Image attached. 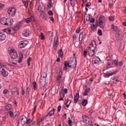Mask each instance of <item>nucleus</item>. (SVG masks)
<instances>
[{"mask_svg":"<svg viewBox=\"0 0 126 126\" xmlns=\"http://www.w3.org/2000/svg\"><path fill=\"white\" fill-rule=\"evenodd\" d=\"M77 61L76 58H75V61L74 60H69L68 62L67 61H65L64 63V70L65 71H67V66L69 67V68H74L75 67H76L77 65Z\"/></svg>","mask_w":126,"mask_h":126,"instance_id":"obj_1","label":"nucleus"},{"mask_svg":"<svg viewBox=\"0 0 126 126\" xmlns=\"http://www.w3.org/2000/svg\"><path fill=\"white\" fill-rule=\"evenodd\" d=\"M0 22L2 25L11 26L13 24V20L12 18H5L3 17L0 19Z\"/></svg>","mask_w":126,"mask_h":126,"instance_id":"obj_2","label":"nucleus"},{"mask_svg":"<svg viewBox=\"0 0 126 126\" xmlns=\"http://www.w3.org/2000/svg\"><path fill=\"white\" fill-rule=\"evenodd\" d=\"M5 68H7L6 65L0 63V75L3 77H7L8 72L6 70H5Z\"/></svg>","mask_w":126,"mask_h":126,"instance_id":"obj_3","label":"nucleus"},{"mask_svg":"<svg viewBox=\"0 0 126 126\" xmlns=\"http://www.w3.org/2000/svg\"><path fill=\"white\" fill-rule=\"evenodd\" d=\"M8 53L13 58V60L17 59L18 57L17 51L15 49V48H8Z\"/></svg>","mask_w":126,"mask_h":126,"instance_id":"obj_4","label":"nucleus"},{"mask_svg":"<svg viewBox=\"0 0 126 126\" xmlns=\"http://www.w3.org/2000/svg\"><path fill=\"white\" fill-rule=\"evenodd\" d=\"M106 24L105 18L104 16H100L99 18L98 25L101 28H104Z\"/></svg>","mask_w":126,"mask_h":126,"instance_id":"obj_5","label":"nucleus"},{"mask_svg":"<svg viewBox=\"0 0 126 126\" xmlns=\"http://www.w3.org/2000/svg\"><path fill=\"white\" fill-rule=\"evenodd\" d=\"M19 27L16 26L14 28H8L4 30L5 32L9 34H15L16 30H18Z\"/></svg>","mask_w":126,"mask_h":126,"instance_id":"obj_6","label":"nucleus"},{"mask_svg":"<svg viewBox=\"0 0 126 126\" xmlns=\"http://www.w3.org/2000/svg\"><path fill=\"white\" fill-rule=\"evenodd\" d=\"M7 12L9 16L13 17L15 16V14L16 13V9H15V8H9Z\"/></svg>","mask_w":126,"mask_h":126,"instance_id":"obj_7","label":"nucleus"},{"mask_svg":"<svg viewBox=\"0 0 126 126\" xmlns=\"http://www.w3.org/2000/svg\"><path fill=\"white\" fill-rule=\"evenodd\" d=\"M113 64H114V65L116 67H119L123 66L124 65V63L123 62V61H120V62H119V59L118 58V57H117V58L115 59V60H114L112 62Z\"/></svg>","mask_w":126,"mask_h":126,"instance_id":"obj_8","label":"nucleus"},{"mask_svg":"<svg viewBox=\"0 0 126 126\" xmlns=\"http://www.w3.org/2000/svg\"><path fill=\"white\" fill-rule=\"evenodd\" d=\"M28 44H29V42L26 40H24V41H20V42H19L18 47L20 48H25Z\"/></svg>","mask_w":126,"mask_h":126,"instance_id":"obj_9","label":"nucleus"},{"mask_svg":"<svg viewBox=\"0 0 126 126\" xmlns=\"http://www.w3.org/2000/svg\"><path fill=\"white\" fill-rule=\"evenodd\" d=\"M13 106L11 103H8V102H6L5 105V110L8 113H10V111L12 110Z\"/></svg>","mask_w":126,"mask_h":126,"instance_id":"obj_10","label":"nucleus"},{"mask_svg":"<svg viewBox=\"0 0 126 126\" xmlns=\"http://www.w3.org/2000/svg\"><path fill=\"white\" fill-rule=\"evenodd\" d=\"M82 121L84 123H85L88 125L92 124V121L90 120L89 117H87V116H83Z\"/></svg>","mask_w":126,"mask_h":126,"instance_id":"obj_11","label":"nucleus"},{"mask_svg":"<svg viewBox=\"0 0 126 126\" xmlns=\"http://www.w3.org/2000/svg\"><path fill=\"white\" fill-rule=\"evenodd\" d=\"M55 112V108H53L52 110H50L46 115V119H50L51 117H52L53 115H54Z\"/></svg>","mask_w":126,"mask_h":126,"instance_id":"obj_12","label":"nucleus"},{"mask_svg":"<svg viewBox=\"0 0 126 126\" xmlns=\"http://www.w3.org/2000/svg\"><path fill=\"white\" fill-rule=\"evenodd\" d=\"M72 98H73V96L72 94H71V95H69V97L67 98L66 102V105L67 107H69L70 103H71V100Z\"/></svg>","mask_w":126,"mask_h":126,"instance_id":"obj_13","label":"nucleus"},{"mask_svg":"<svg viewBox=\"0 0 126 126\" xmlns=\"http://www.w3.org/2000/svg\"><path fill=\"white\" fill-rule=\"evenodd\" d=\"M86 36V34L85 33V32H81V33H80L79 35V40L80 42H82V41H83V39H84V38H85Z\"/></svg>","mask_w":126,"mask_h":126,"instance_id":"obj_14","label":"nucleus"},{"mask_svg":"<svg viewBox=\"0 0 126 126\" xmlns=\"http://www.w3.org/2000/svg\"><path fill=\"white\" fill-rule=\"evenodd\" d=\"M119 32V30L118 32H117V34H116V38L118 41H122L123 39V36L120 34Z\"/></svg>","mask_w":126,"mask_h":126,"instance_id":"obj_15","label":"nucleus"},{"mask_svg":"<svg viewBox=\"0 0 126 126\" xmlns=\"http://www.w3.org/2000/svg\"><path fill=\"white\" fill-rule=\"evenodd\" d=\"M58 45H59V42L58 41V38H56V37H55V39L53 42V47L55 50H56L57 49Z\"/></svg>","mask_w":126,"mask_h":126,"instance_id":"obj_16","label":"nucleus"},{"mask_svg":"<svg viewBox=\"0 0 126 126\" xmlns=\"http://www.w3.org/2000/svg\"><path fill=\"white\" fill-rule=\"evenodd\" d=\"M80 97V93L79 91H78L77 93L76 94V95H75L74 98V101L75 103H76L77 101L79 100V98Z\"/></svg>","mask_w":126,"mask_h":126,"instance_id":"obj_17","label":"nucleus"},{"mask_svg":"<svg viewBox=\"0 0 126 126\" xmlns=\"http://www.w3.org/2000/svg\"><path fill=\"white\" fill-rule=\"evenodd\" d=\"M58 54H59V56L60 57V58H63V49H60V50H58Z\"/></svg>","mask_w":126,"mask_h":126,"instance_id":"obj_18","label":"nucleus"},{"mask_svg":"<svg viewBox=\"0 0 126 126\" xmlns=\"http://www.w3.org/2000/svg\"><path fill=\"white\" fill-rule=\"evenodd\" d=\"M30 30H26V31H25L23 33V35L25 36V37H28L29 36H30Z\"/></svg>","mask_w":126,"mask_h":126,"instance_id":"obj_19","label":"nucleus"},{"mask_svg":"<svg viewBox=\"0 0 126 126\" xmlns=\"http://www.w3.org/2000/svg\"><path fill=\"white\" fill-rule=\"evenodd\" d=\"M6 36L4 33H0V40H5Z\"/></svg>","mask_w":126,"mask_h":126,"instance_id":"obj_20","label":"nucleus"},{"mask_svg":"<svg viewBox=\"0 0 126 126\" xmlns=\"http://www.w3.org/2000/svg\"><path fill=\"white\" fill-rule=\"evenodd\" d=\"M111 27L114 31H116L117 32L119 31L118 27H117V26H115L114 24H112Z\"/></svg>","mask_w":126,"mask_h":126,"instance_id":"obj_21","label":"nucleus"},{"mask_svg":"<svg viewBox=\"0 0 126 126\" xmlns=\"http://www.w3.org/2000/svg\"><path fill=\"white\" fill-rule=\"evenodd\" d=\"M95 50L94 49H91L90 51H89V55L91 57H93L94 55Z\"/></svg>","mask_w":126,"mask_h":126,"instance_id":"obj_22","label":"nucleus"},{"mask_svg":"<svg viewBox=\"0 0 126 126\" xmlns=\"http://www.w3.org/2000/svg\"><path fill=\"white\" fill-rule=\"evenodd\" d=\"M92 63L94 66H98L99 65V62L96 59H93Z\"/></svg>","mask_w":126,"mask_h":126,"instance_id":"obj_23","label":"nucleus"},{"mask_svg":"<svg viewBox=\"0 0 126 126\" xmlns=\"http://www.w3.org/2000/svg\"><path fill=\"white\" fill-rule=\"evenodd\" d=\"M61 72H59V74L58 75V78H57V81L58 83V85H60L61 83V78H62V75L61 74Z\"/></svg>","mask_w":126,"mask_h":126,"instance_id":"obj_24","label":"nucleus"},{"mask_svg":"<svg viewBox=\"0 0 126 126\" xmlns=\"http://www.w3.org/2000/svg\"><path fill=\"white\" fill-rule=\"evenodd\" d=\"M90 91V88H87L84 92L83 95H87L89 93Z\"/></svg>","mask_w":126,"mask_h":126,"instance_id":"obj_25","label":"nucleus"},{"mask_svg":"<svg viewBox=\"0 0 126 126\" xmlns=\"http://www.w3.org/2000/svg\"><path fill=\"white\" fill-rule=\"evenodd\" d=\"M60 97H62L63 100V98L65 96V94H64L63 91H61V92H60Z\"/></svg>","mask_w":126,"mask_h":126,"instance_id":"obj_26","label":"nucleus"},{"mask_svg":"<svg viewBox=\"0 0 126 126\" xmlns=\"http://www.w3.org/2000/svg\"><path fill=\"white\" fill-rule=\"evenodd\" d=\"M44 121V118H41L40 120L39 121L38 123H37L39 126H41L42 125L43 122Z\"/></svg>","mask_w":126,"mask_h":126,"instance_id":"obj_27","label":"nucleus"},{"mask_svg":"<svg viewBox=\"0 0 126 126\" xmlns=\"http://www.w3.org/2000/svg\"><path fill=\"white\" fill-rule=\"evenodd\" d=\"M8 61L9 63H11V64H15V65H16V63H15L14 60H13V58H12V57H11V58H9Z\"/></svg>","mask_w":126,"mask_h":126,"instance_id":"obj_28","label":"nucleus"},{"mask_svg":"<svg viewBox=\"0 0 126 126\" xmlns=\"http://www.w3.org/2000/svg\"><path fill=\"white\" fill-rule=\"evenodd\" d=\"M87 103H88V100H87V99H83L82 101V104H83V105H86Z\"/></svg>","mask_w":126,"mask_h":126,"instance_id":"obj_29","label":"nucleus"},{"mask_svg":"<svg viewBox=\"0 0 126 126\" xmlns=\"http://www.w3.org/2000/svg\"><path fill=\"white\" fill-rule=\"evenodd\" d=\"M40 85L42 88H44L46 86V83L44 81H42V82H40Z\"/></svg>","mask_w":126,"mask_h":126,"instance_id":"obj_30","label":"nucleus"},{"mask_svg":"<svg viewBox=\"0 0 126 126\" xmlns=\"http://www.w3.org/2000/svg\"><path fill=\"white\" fill-rule=\"evenodd\" d=\"M25 21L26 23H30V22H31V21H32V17L27 18V19H25Z\"/></svg>","mask_w":126,"mask_h":126,"instance_id":"obj_31","label":"nucleus"},{"mask_svg":"<svg viewBox=\"0 0 126 126\" xmlns=\"http://www.w3.org/2000/svg\"><path fill=\"white\" fill-rule=\"evenodd\" d=\"M48 35L50 38H53L54 37L53 32L52 31H49L48 32Z\"/></svg>","mask_w":126,"mask_h":126,"instance_id":"obj_32","label":"nucleus"},{"mask_svg":"<svg viewBox=\"0 0 126 126\" xmlns=\"http://www.w3.org/2000/svg\"><path fill=\"white\" fill-rule=\"evenodd\" d=\"M31 61H32V58L31 57H30L29 59L27 60L28 66H30Z\"/></svg>","mask_w":126,"mask_h":126,"instance_id":"obj_33","label":"nucleus"},{"mask_svg":"<svg viewBox=\"0 0 126 126\" xmlns=\"http://www.w3.org/2000/svg\"><path fill=\"white\" fill-rule=\"evenodd\" d=\"M91 28L92 29V30H93V31H95L96 29L94 24H91Z\"/></svg>","mask_w":126,"mask_h":126,"instance_id":"obj_34","label":"nucleus"},{"mask_svg":"<svg viewBox=\"0 0 126 126\" xmlns=\"http://www.w3.org/2000/svg\"><path fill=\"white\" fill-rule=\"evenodd\" d=\"M33 89H34V91H36L37 89V83H36V82H33Z\"/></svg>","mask_w":126,"mask_h":126,"instance_id":"obj_35","label":"nucleus"},{"mask_svg":"<svg viewBox=\"0 0 126 126\" xmlns=\"http://www.w3.org/2000/svg\"><path fill=\"white\" fill-rule=\"evenodd\" d=\"M89 20H90V22H91V23H92V24H94V22H95V19L93 17L92 18H90V17H89Z\"/></svg>","mask_w":126,"mask_h":126,"instance_id":"obj_36","label":"nucleus"},{"mask_svg":"<svg viewBox=\"0 0 126 126\" xmlns=\"http://www.w3.org/2000/svg\"><path fill=\"white\" fill-rule=\"evenodd\" d=\"M112 79L114 83L116 82H119V81H118V78L117 77H114Z\"/></svg>","mask_w":126,"mask_h":126,"instance_id":"obj_37","label":"nucleus"},{"mask_svg":"<svg viewBox=\"0 0 126 126\" xmlns=\"http://www.w3.org/2000/svg\"><path fill=\"white\" fill-rule=\"evenodd\" d=\"M24 2V6H25V7H28V5H29V2L28 0H26V1H23Z\"/></svg>","mask_w":126,"mask_h":126,"instance_id":"obj_38","label":"nucleus"},{"mask_svg":"<svg viewBox=\"0 0 126 126\" xmlns=\"http://www.w3.org/2000/svg\"><path fill=\"white\" fill-rule=\"evenodd\" d=\"M23 58H24L23 54H22V53H21L20 54V61H19V63H20L21 62H22V61H21V60H23Z\"/></svg>","mask_w":126,"mask_h":126,"instance_id":"obj_39","label":"nucleus"},{"mask_svg":"<svg viewBox=\"0 0 126 126\" xmlns=\"http://www.w3.org/2000/svg\"><path fill=\"white\" fill-rule=\"evenodd\" d=\"M38 11H40V12H42L43 10H42V7L41 5H39L38 7Z\"/></svg>","mask_w":126,"mask_h":126,"instance_id":"obj_40","label":"nucleus"},{"mask_svg":"<svg viewBox=\"0 0 126 126\" xmlns=\"http://www.w3.org/2000/svg\"><path fill=\"white\" fill-rule=\"evenodd\" d=\"M9 116H10V118H13V117H14V112H13V111H12V109H11V110L10 111Z\"/></svg>","mask_w":126,"mask_h":126,"instance_id":"obj_41","label":"nucleus"},{"mask_svg":"<svg viewBox=\"0 0 126 126\" xmlns=\"http://www.w3.org/2000/svg\"><path fill=\"white\" fill-rule=\"evenodd\" d=\"M98 34L99 35V36H102V35H103L102 31L101 29H98Z\"/></svg>","mask_w":126,"mask_h":126,"instance_id":"obj_42","label":"nucleus"},{"mask_svg":"<svg viewBox=\"0 0 126 126\" xmlns=\"http://www.w3.org/2000/svg\"><path fill=\"white\" fill-rule=\"evenodd\" d=\"M40 37H41V39L42 40H45V36H44L43 33H40Z\"/></svg>","mask_w":126,"mask_h":126,"instance_id":"obj_43","label":"nucleus"},{"mask_svg":"<svg viewBox=\"0 0 126 126\" xmlns=\"http://www.w3.org/2000/svg\"><path fill=\"white\" fill-rule=\"evenodd\" d=\"M114 73L113 72H107L106 74L108 75V76H112L114 75Z\"/></svg>","mask_w":126,"mask_h":126,"instance_id":"obj_44","label":"nucleus"},{"mask_svg":"<svg viewBox=\"0 0 126 126\" xmlns=\"http://www.w3.org/2000/svg\"><path fill=\"white\" fill-rule=\"evenodd\" d=\"M27 118H25V119H22V120H21V122L22 123H27Z\"/></svg>","mask_w":126,"mask_h":126,"instance_id":"obj_45","label":"nucleus"},{"mask_svg":"<svg viewBox=\"0 0 126 126\" xmlns=\"http://www.w3.org/2000/svg\"><path fill=\"white\" fill-rule=\"evenodd\" d=\"M54 13L53 11H51V10H50L49 11H48V15L50 16H52L53 15Z\"/></svg>","mask_w":126,"mask_h":126,"instance_id":"obj_46","label":"nucleus"},{"mask_svg":"<svg viewBox=\"0 0 126 126\" xmlns=\"http://www.w3.org/2000/svg\"><path fill=\"white\" fill-rule=\"evenodd\" d=\"M30 90H31V89H30V88L29 87H28L27 88V94H29L30 92Z\"/></svg>","mask_w":126,"mask_h":126,"instance_id":"obj_47","label":"nucleus"},{"mask_svg":"<svg viewBox=\"0 0 126 126\" xmlns=\"http://www.w3.org/2000/svg\"><path fill=\"white\" fill-rule=\"evenodd\" d=\"M4 6H5L4 4H3L2 3H0V9H1V8H3Z\"/></svg>","mask_w":126,"mask_h":126,"instance_id":"obj_48","label":"nucleus"},{"mask_svg":"<svg viewBox=\"0 0 126 126\" xmlns=\"http://www.w3.org/2000/svg\"><path fill=\"white\" fill-rule=\"evenodd\" d=\"M87 53H88V52L86 50H85L84 51V56L85 58L87 57Z\"/></svg>","mask_w":126,"mask_h":126,"instance_id":"obj_49","label":"nucleus"},{"mask_svg":"<svg viewBox=\"0 0 126 126\" xmlns=\"http://www.w3.org/2000/svg\"><path fill=\"white\" fill-rule=\"evenodd\" d=\"M109 19L110 21H114L115 20L114 16H110Z\"/></svg>","mask_w":126,"mask_h":126,"instance_id":"obj_50","label":"nucleus"},{"mask_svg":"<svg viewBox=\"0 0 126 126\" xmlns=\"http://www.w3.org/2000/svg\"><path fill=\"white\" fill-rule=\"evenodd\" d=\"M81 32V29L80 28H77L76 30V32L77 33V34H79V33H80Z\"/></svg>","mask_w":126,"mask_h":126,"instance_id":"obj_51","label":"nucleus"},{"mask_svg":"<svg viewBox=\"0 0 126 126\" xmlns=\"http://www.w3.org/2000/svg\"><path fill=\"white\" fill-rule=\"evenodd\" d=\"M31 123V119H29V120H27V119L26 124L27 125H29Z\"/></svg>","mask_w":126,"mask_h":126,"instance_id":"obj_52","label":"nucleus"},{"mask_svg":"<svg viewBox=\"0 0 126 126\" xmlns=\"http://www.w3.org/2000/svg\"><path fill=\"white\" fill-rule=\"evenodd\" d=\"M7 116L6 115H5V116H3V117H2V121L3 122H5V121H6V118H7Z\"/></svg>","mask_w":126,"mask_h":126,"instance_id":"obj_53","label":"nucleus"},{"mask_svg":"<svg viewBox=\"0 0 126 126\" xmlns=\"http://www.w3.org/2000/svg\"><path fill=\"white\" fill-rule=\"evenodd\" d=\"M16 88H13V89H11V91L12 93H16Z\"/></svg>","mask_w":126,"mask_h":126,"instance_id":"obj_54","label":"nucleus"},{"mask_svg":"<svg viewBox=\"0 0 126 126\" xmlns=\"http://www.w3.org/2000/svg\"><path fill=\"white\" fill-rule=\"evenodd\" d=\"M62 109V105H59L58 107V112H61Z\"/></svg>","mask_w":126,"mask_h":126,"instance_id":"obj_55","label":"nucleus"},{"mask_svg":"<svg viewBox=\"0 0 126 126\" xmlns=\"http://www.w3.org/2000/svg\"><path fill=\"white\" fill-rule=\"evenodd\" d=\"M72 122L71 121V120H70V119L68 120V125L69 126H72Z\"/></svg>","mask_w":126,"mask_h":126,"instance_id":"obj_56","label":"nucleus"},{"mask_svg":"<svg viewBox=\"0 0 126 126\" xmlns=\"http://www.w3.org/2000/svg\"><path fill=\"white\" fill-rule=\"evenodd\" d=\"M108 6H109V8H112V7L113 6V3H111V2H109Z\"/></svg>","mask_w":126,"mask_h":126,"instance_id":"obj_57","label":"nucleus"},{"mask_svg":"<svg viewBox=\"0 0 126 126\" xmlns=\"http://www.w3.org/2000/svg\"><path fill=\"white\" fill-rule=\"evenodd\" d=\"M36 108H37V105H35L33 108V114H34L35 112H36Z\"/></svg>","mask_w":126,"mask_h":126,"instance_id":"obj_58","label":"nucleus"},{"mask_svg":"<svg viewBox=\"0 0 126 126\" xmlns=\"http://www.w3.org/2000/svg\"><path fill=\"white\" fill-rule=\"evenodd\" d=\"M77 39V35H73V40H75Z\"/></svg>","mask_w":126,"mask_h":126,"instance_id":"obj_59","label":"nucleus"},{"mask_svg":"<svg viewBox=\"0 0 126 126\" xmlns=\"http://www.w3.org/2000/svg\"><path fill=\"white\" fill-rule=\"evenodd\" d=\"M8 92V90L7 89H5L3 91V94H7V92Z\"/></svg>","mask_w":126,"mask_h":126,"instance_id":"obj_60","label":"nucleus"},{"mask_svg":"<svg viewBox=\"0 0 126 126\" xmlns=\"http://www.w3.org/2000/svg\"><path fill=\"white\" fill-rule=\"evenodd\" d=\"M48 7H49V8H51V7H52V3L49 2V4H48Z\"/></svg>","mask_w":126,"mask_h":126,"instance_id":"obj_61","label":"nucleus"},{"mask_svg":"<svg viewBox=\"0 0 126 126\" xmlns=\"http://www.w3.org/2000/svg\"><path fill=\"white\" fill-rule=\"evenodd\" d=\"M25 94V91H24V88H23L22 92V94L23 95H24Z\"/></svg>","mask_w":126,"mask_h":126,"instance_id":"obj_62","label":"nucleus"},{"mask_svg":"<svg viewBox=\"0 0 126 126\" xmlns=\"http://www.w3.org/2000/svg\"><path fill=\"white\" fill-rule=\"evenodd\" d=\"M71 5L72 6L74 5V0H72V1L71 2Z\"/></svg>","mask_w":126,"mask_h":126,"instance_id":"obj_63","label":"nucleus"},{"mask_svg":"<svg viewBox=\"0 0 126 126\" xmlns=\"http://www.w3.org/2000/svg\"><path fill=\"white\" fill-rule=\"evenodd\" d=\"M64 92L65 94H67V92H68V90L67 89L65 88L64 89Z\"/></svg>","mask_w":126,"mask_h":126,"instance_id":"obj_64","label":"nucleus"}]
</instances>
